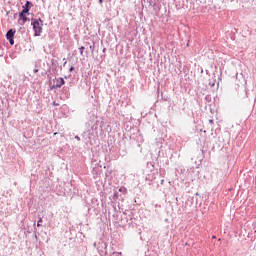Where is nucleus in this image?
Wrapping results in <instances>:
<instances>
[{
  "instance_id": "nucleus-12",
  "label": "nucleus",
  "mask_w": 256,
  "mask_h": 256,
  "mask_svg": "<svg viewBox=\"0 0 256 256\" xmlns=\"http://www.w3.org/2000/svg\"><path fill=\"white\" fill-rule=\"evenodd\" d=\"M99 3H103V0H99Z\"/></svg>"
},
{
  "instance_id": "nucleus-3",
  "label": "nucleus",
  "mask_w": 256,
  "mask_h": 256,
  "mask_svg": "<svg viewBox=\"0 0 256 256\" xmlns=\"http://www.w3.org/2000/svg\"><path fill=\"white\" fill-rule=\"evenodd\" d=\"M13 37H15V31L11 29L6 34V38L8 39L10 45H15V40H13Z\"/></svg>"
},
{
  "instance_id": "nucleus-5",
  "label": "nucleus",
  "mask_w": 256,
  "mask_h": 256,
  "mask_svg": "<svg viewBox=\"0 0 256 256\" xmlns=\"http://www.w3.org/2000/svg\"><path fill=\"white\" fill-rule=\"evenodd\" d=\"M29 5H31V2L27 1L23 6V10L20 13H24V14L29 13Z\"/></svg>"
},
{
  "instance_id": "nucleus-11",
  "label": "nucleus",
  "mask_w": 256,
  "mask_h": 256,
  "mask_svg": "<svg viewBox=\"0 0 256 256\" xmlns=\"http://www.w3.org/2000/svg\"><path fill=\"white\" fill-rule=\"evenodd\" d=\"M34 73H39V70H38V69H35V70H34Z\"/></svg>"
},
{
  "instance_id": "nucleus-4",
  "label": "nucleus",
  "mask_w": 256,
  "mask_h": 256,
  "mask_svg": "<svg viewBox=\"0 0 256 256\" xmlns=\"http://www.w3.org/2000/svg\"><path fill=\"white\" fill-rule=\"evenodd\" d=\"M18 21L20 25H25V23H27V15L23 12H20Z\"/></svg>"
},
{
  "instance_id": "nucleus-13",
  "label": "nucleus",
  "mask_w": 256,
  "mask_h": 256,
  "mask_svg": "<svg viewBox=\"0 0 256 256\" xmlns=\"http://www.w3.org/2000/svg\"><path fill=\"white\" fill-rule=\"evenodd\" d=\"M54 105H59V104H57V103L54 102Z\"/></svg>"
},
{
  "instance_id": "nucleus-6",
  "label": "nucleus",
  "mask_w": 256,
  "mask_h": 256,
  "mask_svg": "<svg viewBox=\"0 0 256 256\" xmlns=\"http://www.w3.org/2000/svg\"><path fill=\"white\" fill-rule=\"evenodd\" d=\"M119 191L123 193V195H127V188H125V186L120 187Z\"/></svg>"
},
{
  "instance_id": "nucleus-7",
  "label": "nucleus",
  "mask_w": 256,
  "mask_h": 256,
  "mask_svg": "<svg viewBox=\"0 0 256 256\" xmlns=\"http://www.w3.org/2000/svg\"><path fill=\"white\" fill-rule=\"evenodd\" d=\"M42 223H43V219L39 218L38 223H37V227H41Z\"/></svg>"
},
{
  "instance_id": "nucleus-8",
  "label": "nucleus",
  "mask_w": 256,
  "mask_h": 256,
  "mask_svg": "<svg viewBox=\"0 0 256 256\" xmlns=\"http://www.w3.org/2000/svg\"><path fill=\"white\" fill-rule=\"evenodd\" d=\"M79 50H80V55H83V52L85 51V47L81 46V47L79 48Z\"/></svg>"
},
{
  "instance_id": "nucleus-9",
  "label": "nucleus",
  "mask_w": 256,
  "mask_h": 256,
  "mask_svg": "<svg viewBox=\"0 0 256 256\" xmlns=\"http://www.w3.org/2000/svg\"><path fill=\"white\" fill-rule=\"evenodd\" d=\"M75 139H77V141H81V138H79V136H75Z\"/></svg>"
},
{
  "instance_id": "nucleus-10",
  "label": "nucleus",
  "mask_w": 256,
  "mask_h": 256,
  "mask_svg": "<svg viewBox=\"0 0 256 256\" xmlns=\"http://www.w3.org/2000/svg\"><path fill=\"white\" fill-rule=\"evenodd\" d=\"M209 123H211V125H213V119H210V120H209Z\"/></svg>"
},
{
  "instance_id": "nucleus-2",
  "label": "nucleus",
  "mask_w": 256,
  "mask_h": 256,
  "mask_svg": "<svg viewBox=\"0 0 256 256\" xmlns=\"http://www.w3.org/2000/svg\"><path fill=\"white\" fill-rule=\"evenodd\" d=\"M32 25L35 32V36L39 37V35H41V33L43 32V28H41V24L39 23V21H34L32 22Z\"/></svg>"
},
{
  "instance_id": "nucleus-1",
  "label": "nucleus",
  "mask_w": 256,
  "mask_h": 256,
  "mask_svg": "<svg viewBox=\"0 0 256 256\" xmlns=\"http://www.w3.org/2000/svg\"><path fill=\"white\" fill-rule=\"evenodd\" d=\"M63 85H65V80L63 78H55L53 80V85L50 86V90L53 91V89H60Z\"/></svg>"
}]
</instances>
